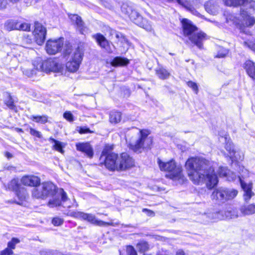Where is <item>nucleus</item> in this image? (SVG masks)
Listing matches in <instances>:
<instances>
[{
	"mask_svg": "<svg viewBox=\"0 0 255 255\" xmlns=\"http://www.w3.org/2000/svg\"><path fill=\"white\" fill-rule=\"evenodd\" d=\"M216 163L200 157H192L185 163L189 179L195 184L204 181L208 188L212 189L216 186L218 179L214 171Z\"/></svg>",
	"mask_w": 255,
	"mask_h": 255,
	"instance_id": "f257e3e1",
	"label": "nucleus"
},
{
	"mask_svg": "<svg viewBox=\"0 0 255 255\" xmlns=\"http://www.w3.org/2000/svg\"><path fill=\"white\" fill-rule=\"evenodd\" d=\"M41 185L43 189L45 198L54 195L48 202L50 207L53 208L61 205L65 208L71 207L72 204L69 202V199L62 188L57 189L56 186L50 182H43Z\"/></svg>",
	"mask_w": 255,
	"mask_h": 255,
	"instance_id": "f03ea898",
	"label": "nucleus"
},
{
	"mask_svg": "<svg viewBox=\"0 0 255 255\" xmlns=\"http://www.w3.org/2000/svg\"><path fill=\"white\" fill-rule=\"evenodd\" d=\"M181 23L184 35L199 49H203V42L207 39V35L203 32H198L197 27L188 19H182Z\"/></svg>",
	"mask_w": 255,
	"mask_h": 255,
	"instance_id": "7ed1b4c3",
	"label": "nucleus"
},
{
	"mask_svg": "<svg viewBox=\"0 0 255 255\" xmlns=\"http://www.w3.org/2000/svg\"><path fill=\"white\" fill-rule=\"evenodd\" d=\"M158 162L161 170L168 172L166 177L175 181L178 180L181 182L184 181L185 177L182 174V167L177 165L174 160H171L168 162H163L158 159Z\"/></svg>",
	"mask_w": 255,
	"mask_h": 255,
	"instance_id": "20e7f679",
	"label": "nucleus"
},
{
	"mask_svg": "<svg viewBox=\"0 0 255 255\" xmlns=\"http://www.w3.org/2000/svg\"><path fill=\"white\" fill-rule=\"evenodd\" d=\"M149 134L148 130L140 129L138 139L129 143V148L138 153L141 152L144 149H150L152 144V138L148 136Z\"/></svg>",
	"mask_w": 255,
	"mask_h": 255,
	"instance_id": "39448f33",
	"label": "nucleus"
},
{
	"mask_svg": "<svg viewBox=\"0 0 255 255\" xmlns=\"http://www.w3.org/2000/svg\"><path fill=\"white\" fill-rule=\"evenodd\" d=\"M34 66L37 70L46 73L62 72L64 68L63 65L56 58H49L43 62H40L36 66L34 64Z\"/></svg>",
	"mask_w": 255,
	"mask_h": 255,
	"instance_id": "423d86ee",
	"label": "nucleus"
},
{
	"mask_svg": "<svg viewBox=\"0 0 255 255\" xmlns=\"http://www.w3.org/2000/svg\"><path fill=\"white\" fill-rule=\"evenodd\" d=\"M237 194L238 191L236 190L221 187L213 191L211 195V198L213 200L225 202L234 198Z\"/></svg>",
	"mask_w": 255,
	"mask_h": 255,
	"instance_id": "0eeeda50",
	"label": "nucleus"
},
{
	"mask_svg": "<svg viewBox=\"0 0 255 255\" xmlns=\"http://www.w3.org/2000/svg\"><path fill=\"white\" fill-rule=\"evenodd\" d=\"M83 51L78 47L73 52L71 59L66 63L67 69L71 72H76L80 66L83 59Z\"/></svg>",
	"mask_w": 255,
	"mask_h": 255,
	"instance_id": "6e6552de",
	"label": "nucleus"
},
{
	"mask_svg": "<svg viewBox=\"0 0 255 255\" xmlns=\"http://www.w3.org/2000/svg\"><path fill=\"white\" fill-rule=\"evenodd\" d=\"M237 210L230 208L225 211L216 212L213 213H209L208 215H203L204 218H208L211 221H215L216 220H223L225 219H232L238 217Z\"/></svg>",
	"mask_w": 255,
	"mask_h": 255,
	"instance_id": "1a4fd4ad",
	"label": "nucleus"
},
{
	"mask_svg": "<svg viewBox=\"0 0 255 255\" xmlns=\"http://www.w3.org/2000/svg\"><path fill=\"white\" fill-rule=\"evenodd\" d=\"M251 13V11L250 10L247 11L243 8L241 9L242 19L240 25V34L250 33V31L248 29H246V28L252 26L255 23V19L250 15Z\"/></svg>",
	"mask_w": 255,
	"mask_h": 255,
	"instance_id": "9d476101",
	"label": "nucleus"
},
{
	"mask_svg": "<svg viewBox=\"0 0 255 255\" xmlns=\"http://www.w3.org/2000/svg\"><path fill=\"white\" fill-rule=\"evenodd\" d=\"M240 175L238 176V178L244 191V199L245 201L248 202L254 195V193L252 191V184H247L243 180V179L248 176L249 174L248 171L246 169L243 167L242 169H240Z\"/></svg>",
	"mask_w": 255,
	"mask_h": 255,
	"instance_id": "9b49d317",
	"label": "nucleus"
},
{
	"mask_svg": "<svg viewBox=\"0 0 255 255\" xmlns=\"http://www.w3.org/2000/svg\"><path fill=\"white\" fill-rule=\"evenodd\" d=\"M63 38H60L48 40L45 46L47 53L50 55H54L60 51L63 45Z\"/></svg>",
	"mask_w": 255,
	"mask_h": 255,
	"instance_id": "f8f14e48",
	"label": "nucleus"
},
{
	"mask_svg": "<svg viewBox=\"0 0 255 255\" xmlns=\"http://www.w3.org/2000/svg\"><path fill=\"white\" fill-rule=\"evenodd\" d=\"M33 34L36 42L39 45H42L44 42L46 35V29L40 23L35 22L34 23V29Z\"/></svg>",
	"mask_w": 255,
	"mask_h": 255,
	"instance_id": "ddd939ff",
	"label": "nucleus"
},
{
	"mask_svg": "<svg viewBox=\"0 0 255 255\" xmlns=\"http://www.w3.org/2000/svg\"><path fill=\"white\" fill-rule=\"evenodd\" d=\"M75 217L79 219L87 221L91 224L99 226H105L110 225L109 223L97 219L95 215L91 214H87L82 212H78L75 213Z\"/></svg>",
	"mask_w": 255,
	"mask_h": 255,
	"instance_id": "4468645a",
	"label": "nucleus"
},
{
	"mask_svg": "<svg viewBox=\"0 0 255 255\" xmlns=\"http://www.w3.org/2000/svg\"><path fill=\"white\" fill-rule=\"evenodd\" d=\"M102 160H104L105 165L109 170L112 171L119 170L118 167L119 158L117 154L112 152L111 154H109Z\"/></svg>",
	"mask_w": 255,
	"mask_h": 255,
	"instance_id": "2eb2a0df",
	"label": "nucleus"
},
{
	"mask_svg": "<svg viewBox=\"0 0 255 255\" xmlns=\"http://www.w3.org/2000/svg\"><path fill=\"white\" fill-rule=\"evenodd\" d=\"M225 4L227 6H242L244 7H249L251 9H255V1L253 0H224Z\"/></svg>",
	"mask_w": 255,
	"mask_h": 255,
	"instance_id": "dca6fc26",
	"label": "nucleus"
},
{
	"mask_svg": "<svg viewBox=\"0 0 255 255\" xmlns=\"http://www.w3.org/2000/svg\"><path fill=\"white\" fill-rule=\"evenodd\" d=\"M134 165L133 159L127 153L121 154L120 158H119V170H124L128 168L133 167Z\"/></svg>",
	"mask_w": 255,
	"mask_h": 255,
	"instance_id": "f3484780",
	"label": "nucleus"
},
{
	"mask_svg": "<svg viewBox=\"0 0 255 255\" xmlns=\"http://www.w3.org/2000/svg\"><path fill=\"white\" fill-rule=\"evenodd\" d=\"M219 135L221 137L220 140H223V141L226 142L225 148L229 152V156L232 160H242V158L240 156L239 158L236 155V151L234 149V146L233 143L230 141L228 138V135L226 134H220Z\"/></svg>",
	"mask_w": 255,
	"mask_h": 255,
	"instance_id": "a211bd4d",
	"label": "nucleus"
},
{
	"mask_svg": "<svg viewBox=\"0 0 255 255\" xmlns=\"http://www.w3.org/2000/svg\"><path fill=\"white\" fill-rule=\"evenodd\" d=\"M240 36L242 39L241 42L245 47L255 51V38L251 36L250 32L242 33Z\"/></svg>",
	"mask_w": 255,
	"mask_h": 255,
	"instance_id": "6ab92c4d",
	"label": "nucleus"
},
{
	"mask_svg": "<svg viewBox=\"0 0 255 255\" xmlns=\"http://www.w3.org/2000/svg\"><path fill=\"white\" fill-rule=\"evenodd\" d=\"M21 183L27 186L34 187V188L40 183V179L34 175H25L20 179Z\"/></svg>",
	"mask_w": 255,
	"mask_h": 255,
	"instance_id": "aec40b11",
	"label": "nucleus"
},
{
	"mask_svg": "<svg viewBox=\"0 0 255 255\" xmlns=\"http://www.w3.org/2000/svg\"><path fill=\"white\" fill-rule=\"evenodd\" d=\"M69 17L72 23L76 25L77 28L81 34H84L85 33L87 32V29L84 26V23L80 16L77 14H69Z\"/></svg>",
	"mask_w": 255,
	"mask_h": 255,
	"instance_id": "412c9836",
	"label": "nucleus"
},
{
	"mask_svg": "<svg viewBox=\"0 0 255 255\" xmlns=\"http://www.w3.org/2000/svg\"><path fill=\"white\" fill-rule=\"evenodd\" d=\"M76 148L78 150L84 152L89 157L92 158L93 157V148L89 143H81L77 144Z\"/></svg>",
	"mask_w": 255,
	"mask_h": 255,
	"instance_id": "4be33fe9",
	"label": "nucleus"
},
{
	"mask_svg": "<svg viewBox=\"0 0 255 255\" xmlns=\"http://www.w3.org/2000/svg\"><path fill=\"white\" fill-rule=\"evenodd\" d=\"M244 68L248 75L255 80V63L251 60H247L244 64Z\"/></svg>",
	"mask_w": 255,
	"mask_h": 255,
	"instance_id": "5701e85b",
	"label": "nucleus"
},
{
	"mask_svg": "<svg viewBox=\"0 0 255 255\" xmlns=\"http://www.w3.org/2000/svg\"><path fill=\"white\" fill-rule=\"evenodd\" d=\"M93 37L97 42L98 44L103 48L108 50L109 46V41L101 34L97 33L93 36Z\"/></svg>",
	"mask_w": 255,
	"mask_h": 255,
	"instance_id": "b1692460",
	"label": "nucleus"
},
{
	"mask_svg": "<svg viewBox=\"0 0 255 255\" xmlns=\"http://www.w3.org/2000/svg\"><path fill=\"white\" fill-rule=\"evenodd\" d=\"M240 211L243 215H251L255 213V205L251 204L245 205L240 208Z\"/></svg>",
	"mask_w": 255,
	"mask_h": 255,
	"instance_id": "393cba45",
	"label": "nucleus"
},
{
	"mask_svg": "<svg viewBox=\"0 0 255 255\" xmlns=\"http://www.w3.org/2000/svg\"><path fill=\"white\" fill-rule=\"evenodd\" d=\"M32 195L33 197L37 199H45V194H44L43 189L42 188L40 183L36 186L32 190Z\"/></svg>",
	"mask_w": 255,
	"mask_h": 255,
	"instance_id": "a878e982",
	"label": "nucleus"
},
{
	"mask_svg": "<svg viewBox=\"0 0 255 255\" xmlns=\"http://www.w3.org/2000/svg\"><path fill=\"white\" fill-rule=\"evenodd\" d=\"M18 20L16 19H9L5 21L4 24V28L7 31L17 30Z\"/></svg>",
	"mask_w": 255,
	"mask_h": 255,
	"instance_id": "bb28decb",
	"label": "nucleus"
},
{
	"mask_svg": "<svg viewBox=\"0 0 255 255\" xmlns=\"http://www.w3.org/2000/svg\"><path fill=\"white\" fill-rule=\"evenodd\" d=\"M129 63L127 58L121 57H116L111 62V65L113 66H125Z\"/></svg>",
	"mask_w": 255,
	"mask_h": 255,
	"instance_id": "cd10ccee",
	"label": "nucleus"
},
{
	"mask_svg": "<svg viewBox=\"0 0 255 255\" xmlns=\"http://www.w3.org/2000/svg\"><path fill=\"white\" fill-rule=\"evenodd\" d=\"M15 194L20 201L25 200L28 196L26 188L22 187L18 188V190L15 191Z\"/></svg>",
	"mask_w": 255,
	"mask_h": 255,
	"instance_id": "c85d7f7f",
	"label": "nucleus"
},
{
	"mask_svg": "<svg viewBox=\"0 0 255 255\" xmlns=\"http://www.w3.org/2000/svg\"><path fill=\"white\" fill-rule=\"evenodd\" d=\"M122 114L120 112L113 111L110 114V122L111 123L117 124L121 121Z\"/></svg>",
	"mask_w": 255,
	"mask_h": 255,
	"instance_id": "c756f323",
	"label": "nucleus"
},
{
	"mask_svg": "<svg viewBox=\"0 0 255 255\" xmlns=\"http://www.w3.org/2000/svg\"><path fill=\"white\" fill-rule=\"evenodd\" d=\"M135 24L140 27H142L147 31H151L152 30V26L150 22L147 21L146 19L142 18L140 21H136Z\"/></svg>",
	"mask_w": 255,
	"mask_h": 255,
	"instance_id": "7c9ffc66",
	"label": "nucleus"
},
{
	"mask_svg": "<svg viewBox=\"0 0 255 255\" xmlns=\"http://www.w3.org/2000/svg\"><path fill=\"white\" fill-rule=\"evenodd\" d=\"M205 8L208 12L212 14H215L217 11V6L211 1L205 3Z\"/></svg>",
	"mask_w": 255,
	"mask_h": 255,
	"instance_id": "2f4dec72",
	"label": "nucleus"
},
{
	"mask_svg": "<svg viewBox=\"0 0 255 255\" xmlns=\"http://www.w3.org/2000/svg\"><path fill=\"white\" fill-rule=\"evenodd\" d=\"M156 74L159 78L164 80L169 77V73L163 68H158L156 70Z\"/></svg>",
	"mask_w": 255,
	"mask_h": 255,
	"instance_id": "473e14b6",
	"label": "nucleus"
},
{
	"mask_svg": "<svg viewBox=\"0 0 255 255\" xmlns=\"http://www.w3.org/2000/svg\"><path fill=\"white\" fill-rule=\"evenodd\" d=\"M5 187L9 190L15 191V192L21 186L18 184V181L17 179H13L7 184V186H5Z\"/></svg>",
	"mask_w": 255,
	"mask_h": 255,
	"instance_id": "72a5a7b5",
	"label": "nucleus"
},
{
	"mask_svg": "<svg viewBox=\"0 0 255 255\" xmlns=\"http://www.w3.org/2000/svg\"><path fill=\"white\" fill-rule=\"evenodd\" d=\"M30 119L36 123L44 124L48 122V116H31Z\"/></svg>",
	"mask_w": 255,
	"mask_h": 255,
	"instance_id": "f704fd0d",
	"label": "nucleus"
},
{
	"mask_svg": "<svg viewBox=\"0 0 255 255\" xmlns=\"http://www.w3.org/2000/svg\"><path fill=\"white\" fill-rule=\"evenodd\" d=\"M130 19L135 23L136 21H140L142 19V17L135 10L131 9L129 13L128 14Z\"/></svg>",
	"mask_w": 255,
	"mask_h": 255,
	"instance_id": "c9c22d12",
	"label": "nucleus"
},
{
	"mask_svg": "<svg viewBox=\"0 0 255 255\" xmlns=\"http://www.w3.org/2000/svg\"><path fill=\"white\" fill-rule=\"evenodd\" d=\"M49 141H51L52 142L54 143V144L53 146V149L55 150L63 153L64 152V150H63V143L62 142L56 140L52 137H50L49 139Z\"/></svg>",
	"mask_w": 255,
	"mask_h": 255,
	"instance_id": "e433bc0d",
	"label": "nucleus"
},
{
	"mask_svg": "<svg viewBox=\"0 0 255 255\" xmlns=\"http://www.w3.org/2000/svg\"><path fill=\"white\" fill-rule=\"evenodd\" d=\"M113 149V145H106L102 152L100 160H102L103 158L106 157L109 154H111L112 153H111V151H112Z\"/></svg>",
	"mask_w": 255,
	"mask_h": 255,
	"instance_id": "4c0bfd02",
	"label": "nucleus"
},
{
	"mask_svg": "<svg viewBox=\"0 0 255 255\" xmlns=\"http://www.w3.org/2000/svg\"><path fill=\"white\" fill-rule=\"evenodd\" d=\"M137 249L140 252L143 253L149 249V245L147 242H141L136 245Z\"/></svg>",
	"mask_w": 255,
	"mask_h": 255,
	"instance_id": "58836bf2",
	"label": "nucleus"
},
{
	"mask_svg": "<svg viewBox=\"0 0 255 255\" xmlns=\"http://www.w3.org/2000/svg\"><path fill=\"white\" fill-rule=\"evenodd\" d=\"M17 30L29 31L30 30V24L26 22H21L18 20Z\"/></svg>",
	"mask_w": 255,
	"mask_h": 255,
	"instance_id": "ea45409f",
	"label": "nucleus"
},
{
	"mask_svg": "<svg viewBox=\"0 0 255 255\" xmlns=\"http://www.w3.org/2000/svg\"><path fill=\"white\" fill-rule=\"evenodd\" d=\"M20 242V240L15 238H12L11 240L7 244V248L10 249L12 251L15 248V246L16 244H18Z\"/></svg>",
	"mask_w": 255,
	"mask_h": 255,
	"instance_id": "a19ab883",
	"label": "nucleus"
},
{
	"mask_svg": "<svg viewBox=\"0 0 255 255\" xmlns=\"http://www.w3.org/2000/svg\"><path fill=\"white\" fill-rule=\"evenodd\" d=\"M230 171L224 167H220L218 170V174L220 177H227Z\"/></svg>",
	"mask_w": 255,
	"mask_h": 255,
	"instance_id": "79ce46f5",
	"label": "nucleus"
},
{
	"mask_svg": "<svg viewBox=\"0 0 255 255\" xmlns=\"http://www.w3.org/2000/svg\"><path fill=\"white\" fill-rule=\"evenodd\" d=\"M32 39L29 36H24L22 38V46L24 47H27L28 45H29L32 43Z\"/></svg>",
	"mask_w": 255,
	"mask_h": 255,
	"instance_id": "37998d69",
	"label": "nucleus"
},
{
	"mask_svg": "<svg viewBox=\"0 0 255 255\" xmlns=\"http://www.w3.org/2000/svg\"><path fill=\"white\" fill-rule=\"evenodd\" d=\"M228 53V50L226 49L221 48L219 50L218 54L216 56L217 58H224L226 56Z\"/></svg>",
	"mask_w": 255,
	"mask_h": 255,
	"instance_id": "c03bdc74",
	"label": "nucleus"
},
{
	"mask_svg": "<svg viewBox=\"0 0 255 255\" xmlns=\"http://www.w3.org/2000/svg\"><path fill=\"white\" fill-rule=\"evenodd\" d=\"M63 117L70 122L74 121L73 115L70 111L65 112L63 114Z\"/></svg>",
	"mask_w": 255,
	"mask_h": 255,
	"instance_id": "a18cd8bd",
	"label": "nucleus"
},
{
	"mask_svg": "<svg viewBox=\"0 0 255 255\" xmlns=\"http://www.w3.org/2000/svg\"><path fill=\"white\" fill-rule=\"evenodd\" d=\"M52 223L55 226H60L63 224V220L59 217H55L53 219Z\"/></svg>",
	"mask_w": 255,
	"mask_h": 255,
	"instance_id": "49530a36",
	"label": "nucleus"
},
{
	"mask_svg": "<svg viewBox=\"0 0 255 255\" xmlns=\"http://www.w3.org/2000/svg\"><path fill=\"white\" fill-rule=\"evenodd\" d=\"M131 8L128 6L127 4H123L121 6L122 11L126 14L128 15L129 13V12L131 11Z\"/></svg>",
	"mask_w": 255,
	"mask_h": 255,
	"instance_id": "de8ad7c7",
	"label": "nucleus"
},
{
	"mask_svg": "<svg viewBox=\"0 0 255 255\" xmlns=\"http://www.w3.org/2000/svg\"><path fill=\"white\" fill-rule=\"evenodd\" d=\"M187 85L189 87L192 88L193 89V90H194L195 91L196 94L198 93V86L196 83H195L192 81H189L187 83Z\"/></svg>",
	"mask_w": 255,
	"mask_h": 255,
	"instance_id": "09e8293b",
	"label": "nucleus"
},
{
	"mask_svg": "<svg viewBox=\"0 0 255 255\" xmlns=\"http://www.w3.org/2000/svg\"><path fill=\"white\" fill-rule=\"evenodd\" d=\"M127 255H137V253L134 249L130 246L127 247Z\"/></svg>",
	"mask_w": 255,
	"mask_h": 255,
	"instance_id": "8fccbe9b",
	"label": "nucleus"
},
{
	"mask_svg": "<svg viewBox=\"0 0 255 255\" xmlns=\"http://www.w3.org/2000/svg\"><path fill=\"white\" fill-rule=\"evenodd\" d=\"M29 132L33 136H35L38 138L42 137V135L41 134V132L32 128H30Z\"/></svg>",
	"mask_w": 255,
	"mask_h": 255,
	"instance_id": "3c124183",
	"label": "nucleus"
},
{
	"mask_svg": "<svg viewBox=\"0 0 255 255\" xmlns=\"http://www.w3.org/2000/svg\"><path fill=\"white\" fill-rule=\"evenodd\" d=\"M13 254V251L7 247L0 252V255H12Z\"/></svg>",
	"mask_w": 255,
	"mask_h": 255,
	"instance_id": "603ef678",
	"label": "nucleus"
},
{
	"mask_svg": "<svg viewBox=\"0 0 255 255\" xmlns=\"http://www.w3.org/2000/svg\"><path fill=\"white\" fill-rule=\"evenodd\" d=\"M142 211L145 213L148 216L153 217L155 215L154 212L150 210L143 208Z\"/></svg>",
	"mask_w": 255,
	"mask_h": 255,
	"instance_id": "864d4df0",
	"label": "nucleus"
},
{
	"mask_svg": "<svg viewBox=\"0 0 255 255\" xmlns=\"http://www.w3.org/2000/svg\"><path fill=\"white\" fill-rule=\"evenodd\" d=\"M52 250L43 249L40 251V255H52Z\"/></svg>",
	"mask_w": 255,
	"mask_h": 255,
	"instance_id": "5fc2aeb1",
	"label": "nucleus"
},
{
	"mask_svg": "<svg viewBox=\"0 0 255 255\" xmlns=\"http://www.w3.org/2000/svg\"><path fill=\"white\" fill-rule=\"evenodd\" d=\"M79 132L81 134L86 133L88 132H91V131L89 128H80Z\"/></svg>",
	"mask_w": 255,
	"mask_h": 255,
	"instance_id": "6e6d98bb",
	"label": "nucleus"
},
{
	"mask_svg": "<svg viewBox=\"0 0 255 255\" xmlns=\"http://www.w3.org/2000/svg\"><path fill=\"white\" fill-rule=\"evenodd\" d=\"M6 104L9 108L13 109L14 107L13 102L11 98H9V99L6 102Z\"/></svg>",
	"mask_w": 255,
	"mask_h": 255,
	"instance_id": "4d7b16f0",
	"label": "nucleus"
},
{
	"mask_svg": "<svg viewBox=\"0 0 255 255\" xmlns=\"http://www.w3.org/2000/svg\"><path fill=\"white\" fill-rule=\"evenodd\" d=\"M167 0L168 1H176L177 3H178L179 4L182 5H185V2H186L185 0Z\"/></svg>",
	"mask_w": 255,
	"mask_h": 255,
	"instance_id": "13d9d810",
	"label": "nucleus"
},
{
	"mask_svg": "<svg viewBox=\"0 0 255 255\" xmlns=\"http://www.w3.org/2000/svg\"><path fill=\"white\" fill-rule=\"evenodd\" d=\"M6 5V0H0V9L5 8Z\"/></svg>",
	"mask_w": 255,
	"mask_h": 255,
	"instance_id": "bf43d9fd",
	"label": "nucleus"
},
{
	"mask_svg": "<svg viewBox=\"0 0 255 255\" xmlns=\"http://www.w3.org/2000/svg\"><path fill=\"white\" fill-rule=\"evenodd\" d=\"M156 255H169V254L167 251L160 250L157 252Z\"/></svg>",
	"mask_w": 255,
	"mask_h": 255,
	"instance_id": "052dcab7",
	"label": "nucleus"
},
{
	"mask_svg": "<svg viewBox=\"0 0 255 255\" xmlns=\"http://www.w3.org/2000/svg\"><path fill=\"white\" fill-rule=\"evenodd\" d=\"M52 255H64L63 254L58 251H52Z\"/></svg>",
	"mask_w": 255,
	"mask_h": 255,
	"instance_id": "680f3d73",
	"label": "nucleus"
},
{
	"mask_svg": "<svg viewBox=\"0 0 255 255\" xmlns=\"http://www.w3.org/2000/svg\"><path fill=\"white\" fill-rule=\"evenodd\" d=\"M175 255H186L184 252L181 250H179L176 252Z\"/></svg>",
	"mask_w": 255,
	"mask_h": 255,
	"instance_id": "e2e57ef3",
	"label": "nucleus"
},
{
	"mask_svg": "<svg viewBox=\"0 0 255 255\" xmlns=\"http://www.w3.org/2000/svg\"><path fill=\"white\" fill-rule=\"evenodd\" d=\"M116 37L117 38H120L123 37L124 39H125V37L123 36V35L120 32H116Z\"/></svg>",
	"mask_w": 255,
	"mask_h": 255,
	"instance_id": "0e129e2a",
	"label": "nucleus"
},
{
	"mask_svg": "<svg viewBox=\"0 0 255 255\" xmlns=\"http://www.w3.org/2000/svg\"><path fill=\"white\" fill-rule=\"evenodd\" d=\"M7 154V156L9 158V157H11V155H10V154L9 153H6Z\"/></svg>",
	"mask_w": 255,
	"mask_h": 255,
	"instance_id": "69168bd1",
	"label": "nucleus"
},
{
	"mask_svg": "<svg viewBox=\"0 0 255 255\" xmlns=\"http://www.w3.org/2000/svg\"><path fill=\"white\" fill-rule=\"evenodd\" d=\"M34 72V71H32V73L31 74H29V75H28V76H31V75H33V72Z\"/></svg>",
	"mask_w": 255,
	"mask_h": 255,
	"instance_id": "338daca9",
	"label": "nucleus"
},
{
	"mask_svg": "<svg viewBox=\"0 0 255 255\" xmlns=\"http://www.w3.org/2000/svg\"><path fill=\"white\" fill-rule=\"evenodd\" d=\"M143 255H149L144 254Z\"/></svg>",
	"mask_w": 255,
	"mask_h": 255,
	"instance_id": "774afa93",
	"label": "nucleus"
}]
</instances>
